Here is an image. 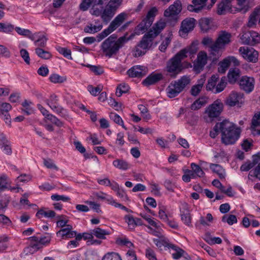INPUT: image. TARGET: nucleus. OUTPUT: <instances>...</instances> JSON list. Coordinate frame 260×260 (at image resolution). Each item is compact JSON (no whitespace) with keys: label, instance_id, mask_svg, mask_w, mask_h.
<instances>
[{"label":"nucleus","instance_id":"39","mask_svg":"<svg viewBox=\"0 0 260 260\" xmlns=\"http://www.w3.org/2000/svg\"><path fill=\"white\" fill-rule=\"evenodd\" d=\"M55 212L53 210H48L46 211L43 209H40L36 213V216L39 218H42V216H45L48 218H52L55 217Z\"/></svg>","mask_w":260,"mask_h":260},{"label":"nucleus","instance_id":"13","mask_svg":"<svg viewBox=\"0 0 260 260\" xmlns=\"http://www.w3.org/2000/svg\"><path fill=\"white\" fill-rule=\"evenodd\" d=\"M56 96L52 95L51 96V101H47V104L50 108L60 116L66 118L68 116L67 111L57 103Z\"/></svg>","mask_w":260,"mask_h":260},{"label":"nucleus","instance_id":"21","mask_svg":"<svg viewBox=\"0 0 260 260\" xmlns=\"http://www.w3.org/2000/svg\"><path fill=\"white\" fill-rule=\"evenodd\" d=\"M163 75L161 73H152L144 79L142 84L145 86L153 85L162 80Z\"/></svg>","mask_w":260,"mask_h":260},{"label":"nucleus","instance_id":"30","mask_svg":"<svg viewBox=\"0 0 260 260\" xmlns=\"http://www.w3.org/2000/svg\"><path fill=\"white\" fill-rule=\"evenodd\" d=\"M14 29L19 35L27 37L32 41L36 39V37L39 34V32H36L33 34L29 29L22 28L20 27H14Z\"/></svg>","mask_w":260,"mask_h":260},{"label":"nucleus","instance_id":"51","mask_svg":"<svg viewBox=\"0 0 260 260\" xmlns=\"http://www.w3.org/2000/svg\"><path fill=\"white\" fill-rule=\"evenodd\" d=\"M157 13V9L156 7L152 8L147 13L146 17L145 18L146 20L153 23L154 18Z\"/></svg>","mask_w":260,"mask_h":260},{"label":"nucleus","instance_id":"27","mask_svg":"<svg viewBox=\"0 0 260 260\" xmlns=\"http://www.w3.org/2000/svg\"><path fill=\"white\" fill-rule=\"evenodd\" d=\"M242 96L241 94L236 92H232L226 100V104L229 106L232 107L239 103Z\"/></svg>","mask_w":260,"mask_h":260},{"label":"nucleus","instance_id":"26","mask_svg":"<svg viewBox=\"0 0 260 260\" xmlns=\"http://www.w3.org/2000/svg\"><path fill=\"white\" fill-rule=\"evenodd\" d=\"M166 26V22L160 20L155 23L149 31H151L152 35L156 38L165 28Z\"/></svg>","mask_w":260,"mask_h":260},{"label":"nucleus","instance_id":"44","mask_svg":"<svg viewBox=\"0 0 260 260\" xmlns=\"http://www.w3.org/2000/svg\"><path fill=\"white\" fill-rule=\"evenodd\" d=\"M227 84L226 79L225 77H222L220 81L217 83L215 90L213 91L214 93H217L224 90Z\"/></svg>","mask_w":260,"mask_h":260},{"label":"nucleus","instance_id":"20","mask_svg":"<svg viewBox=\"0 0 260 260\" xmlns=\"http://www.w3.org/2000/svg\"><path fill=\"white\" fill-rule=\"evenodd\" d=\"M260 23V7L256 8L250 14L247 23V26L249 28L256 27L257 21Z\"/></svg>","mask_w":260,"mask_h":260},{"label":"nucleus","instance_id":"5","mask_svg":"<svg viewBox=\"0 0 260 260\" xmlns=\"http://www.w3.org/2000/svg\"><path fill=\"white\" fill-rule=\"evenodd\" d=\"M223 109V104L219 100L215 101L212 104L206 107L204 112L205 118L210 121L220 116Z\"/></svg>","mask_w":260,"mask_h":260},{"label":"nucleus","instance_id":"6","mask_svg":"<svg viewBox=\"0 0 260 260\" xmlns=\"http://www.w3.org/2000/svg\"><path fill=\"white\" fill-rule=\"evenodd\" d=\"M121 3V0H110L101 14L104 22L107 24L111 20Z\"/></svg>","mask_w":260,"mask_h":260},{"label":"nucleus","instance_id":"34","mask_svg":"<svg viewBox=\"0 0 260 260\" xmlns=\"http://www.w3.org/2000/svg\"><path fill=\"white\" fill-rule=\"evenodd\" d=\"M218 77L217 75H213L211 78L208 80V83L206 85V89L208 91H213L215 90Z\"/></svg>","mask_w":260,"mask_h":260},{"label":"nucleus","instance_id":"4","mask_svg":"<svg viewBox=\"0 0 260 260\" xmlns=\"http://www.w3.org/2000/svg\"><path fill=\"white\" fill-rule=\"evenodd\" d=\"M189 76H183L179 79L171 82L166 88L167 95L170 98L177 96L185 88L190 84Z\"/></svg>","mask_w":260,"mask_h":260},{"label":"nucleus","instance_id":"3","mask_svg":"<svg viewBox=\"0 0 260 260\" xmlns=\"http://www.w3.org/2000/svg\"><path fill=\"white\" fill-rule=\"evenodd\" d=\"M127 35L117 39V36L113 34L106 39L101 45V48L104 54L109 57L118 53L121 48L128 40H129L133 35L129 37H126Z\"/></svg>","mask_w":260,"mask_h":260},{"label":"nucleus","instance_id":"11","mask_svg":"<svg viewBox=\"0 0 260 260\" xmlns=\"http://www.w3.org/2000/svg\"><path fill=\"white\" fill-rule=\"evenodd\" d=\"M196 22V19L193 18H187L183 20L181 22L179 31L180 36L182 37H185L193 29Z\"/></svg>","mask_w":260,"mask_h":260},{"label":"nucleus","instance_id":"55","mask_svg":"<svg viewBox=\"0 0 260 260\" xmlns=\"http://www.w3.org/2000/svg\"><path fill=\"white\" fill-rule=\"evenodd\" d=\"M206 241L210 245L221 244L222 240L219 237H212L209 235L206 236Z\"/></svg>","mask_w":260,"mask_h":260},{"label":"nucleus","instance_id":"62","mask_svg":"<svg viewBox=\"0 0 260 260\" xmlns=\"http://www.w3.org/2000/svg\"><path fill=\"white\" fill-rule=\"evenodd\" d=\"M12 109L11 105L8 103H2L0 104V113L1 114L8 113V112Z\"/></svg>","mask_w":260,"mask_h":260},{"label":"nucleus","instance_id":"33","mask_svg":"<svg viewBox=\"0 0 260 260\" xmlns=\"http://www.w3.org/2000/svg\"><path fill=\"white\" fill-rule=\"evenodd\" d=\"M251 128L252 131L256 132L257 135H260V112L253 116Z\"/></svg>","mask_w":260,"mask_h":260},{"label":"nucleus","instance_id":"7","mask_svg":"<svg viewBox=\"0 0 260 260\" xmlns=\"http://www.w3.org/2000/svg\"><path fill=\"white\" fill-rule=\"evenodd\" d=\"M126 16V14L124 13L118 15L111 22L108 27L99 35V42L107 37L120 26L125 20Z\"/></svg>","mask_w":260,"mask_h":260},{"label":"nucleus","instance_id":"42","mask_svg":"<svg viewBox=\"0 0 260 260\" xmlns=\"http://www.w3.org/2000/svg\"><path fill=\"white\" fill-rule=\"evenodd\" d=\"M114 167L119 169L126 170L129 167V165L125 161L122 159H116L113 161Z\"/></svg>","mask_w":260,"mask_h":260},{"label":"nucleus","instance_id":"52","mask_svg":"<svg viewBox=\"0 0 260 260\" xmlns=\"http://www.w3.org/2000/svg\"><path fill=\"white\" fill-rule=\"evenodd\" d=\"M45 118L58 127H61L63 125V123L58 118L52 114H49Z\"/></svg>","mask_w":260,"mask_h":260},{"label":"nucleus","instance_id":"60","mask_svg":"<svg viewBox=\"0 0 260 260\" xmlns=\"http://www.w3.org/2000/svg\"><path fill=\"white\" fill-rule=\"evenodd\" d=\"M110 231L108 229H103L99 228V245L101 244L100 239H105L106 236L110 234Z\"/></svg>","mask_w":260,"mask_h":260},{"label":"nucleus","instance_id":"8","mask_svg":"<svg viewBox=\"0 0 260 260\" xmlns=\"http://www.w3.org/2000/svg\"><path fill=\"white\" fill-rule=\"evenodd\" d=\"M231 37V34L225 31H222L219 34L213 48L214 51L217 50L218 57L221 55L225 45L230 43Z\"/></svg>","mask_w":260,"mask_h":260},{"label":"nucleus","instance_id":"37","mask_svg":"<svg viewBox=\"0 0 260 260\" xmlns=\"http://www.w3.org/2000/svg\"><path fill=\"white\" fill-rule=\"evenodd\" d=\"M40 32L36 37V38H38L37 40L34 41V44L36 46L42 48L45 47L46 45V42L48 40L45 35H39Z\"/></svg>","mask_w":260,"mask_h":260},{"label":"nucleus","instance_id":"50","mask_svg":"<svg viewBox=\"0 0 260 260\" xmlns=\"http://www.w3.org/2000/svg\"><path fill=\"white\" fill-rule=\"evenodd\" d=\"M221 220L223 222H227L229 225H233L237 222V217L234 215H230L228 216L224 215L222 216Z\"/></svg>","mask_w":260,"mask_h":260},{"label":"nucleus","instance_id":"35","mask_svg":"<svg viewBox=\"0 0 260 260\" xmlns=\"http://www.w3.org/2000/svg\"><path fill=\"white\" fill-rule=\"evenodd\" d=\"M210 167L212 171L218 176L220 179L224 178L225 175L224 170L220 165L211 164Z\"/></svg>","mask_w":260,"mask_h":260},{"label":"nucleus","instance_id":"57","mask_svg":"<svg viewBox=\"0 0 260 260\" xmlns=\"http://www.w3.org/2000/svg\"><path fill=\"white\" fill-rule=\"evenodd\" d=\"M8 179L6 176L3 175L0 177V189L4 190L9 188Z\"/></svg>","mask_w":260,"mask_h":260},{"label":"nucleus","instance_id":"43","mask_svg":"<svg viewBox=\"0 0 260 260\" xmlns=\"http://www.w3.org/2000/svg\"><path fill=\"white\" fill-rule=\"evenodd\" d=\"M14 29V26L10 23L0 22V32L10 34Z\"/></svg>","mask_w":260,"mask_h":260},{"label":"nucleus","instance_id":"2","mask_svg":"<svg viewBox=\"0 0 260 260\" xmlns=\"http://www.w3.org/2000/svg\"><path fill=\"white\" fill-rule=\"evenodd\" d=\"M197 51L195 46L192 45L188 48L181 50L167 62L166 71L172 78H176L177 75L184 69L182 61L187 57V53L194 54Z\"/></svg>","mask_w":260,"mask_h":260},{"label":"nucleus","instance_id":"28","mask_svg":"<svg viewBox=\"0 0 260 260\" xmlns=\"http://www.w3.org/2000/svg\"><path fill=\"white\" fill-rule=\"evenodd\" d=\"M152 23L150 21H148L146 19H144L142 22L137 25L135 29V33L137 35H140L143 34L145 32L148 28H149L152 25Z\"/></svg>","mask_w":260,"mask_h":260},{"label":"nucleus","instance_id":"63","mask_svg":"<svg viewBox=\"0 0 260 260\" xmlns=\"http://www.w3.org/2000/svg\"><path fill=\"white\" fill-rule=\"evenodd\" d=\"M174 248H171L174 249L176 252L172 254L173 257L174 259H179L183 255V253L185 252L184 251L179 247H178L174 245Z\"/></svg>","mask_w":260,"mask_h":260},{"label":"nucleus","instance_id":"61","mask_svg":"<svg viewBox=\"0 0 260 260\" xmlns=\"http://www.w3.org/2000/svg\"><path fill=\"white\" fill-rule=\"evenodd\" d=\"M64 215H60L57 216L58 220L56 222L57 226L60 227L62 228H67V223L68 222L69 220L64 219Z\"/></svg>","mask_w":260,"mask_h":260},{"label":"nucleus","instance_id":"23","mask_svg":"<svg viewBox=\"0 0 260 260\" xmlns=\"http://www.w3.org/2000/svg\"><path fill=\"white\" fill-rule=\"evenodd\" d=\"M207 55L206 52L201 51L199 53L197 57V61L194 64V69L196 71L202 70L205 64L207 63Z\"/></svg>","mask_w":260,"mask_h":260},{"label":"nucleus","instance_id":"58","mask_svg":"<svg viewBox=\"0 0 260 260\" xmlns=\"http://www.w3.org/2000/svg\"><path fill=\"white\" fill-rule=\"evenodd\" d=\"M57 50L60 54H62L64 57L69 59H72V57L71 56V51L70 49L67 48L59 47Z\"/></svg>","mask_w":260,"mask_h":260},{"label":"nucleus","instance_id":"59","mask_svg":"<svg viewBox=\"0 0 260 260\" xmlns=\"http://www.w3.org/2000/svg\"><path fill=\"white\" fill-rule=\"evenodd\" d=\"M125 221L127 223L129 229L133 230L136 227V221L132 215H126L124 217Z\"/></svg>","mask_w":260,"mask_h":260},{"label":"nucleus","instance_id":"17","mask_svg":"<svg viewBox=\"0 0 260 260\" xmlns=\"http://www.w3.org/2000/svg\"><path fill=\"white\" fill-rule=\"evenodd\" d=\"M147 69L144 66H136L129 69L127 73L131 77H141L146 75Z\"/></svg>","mask_w":260,"mask_h":260},{"label":"nucleus","instance_id":"46","mask_svg":"<svg viewBox=\"0 0 260 260\" xmlns=\"http://www.w3.org/2000/svg\"><path fill=\"white\" fill-rule=\"evenodd\" d=\"M49 79L52 83H61L67 80V78L65 76H61L57 74H53L50 76Z\"/></svg>","mask_w":260,"mask_h":260},{"label":"nucleus","instance_id":"49","mask_svg":"<svg viewBox=\"0 0 260 260\" xmlns=\"http://www.w3.org/2000/svg\"><path fill=\"white\" fill-rule=\"evenodd\" d=\"M190 166H191V170L194 172V174L198 177H202L204 176L205 173L199 165H198L194 163H192L191 164Z\"/></svg>","mask_w":260,"mask_h":260},{"label":"nucleus","instance_id":"56","mask_svg":"<svg viewBox=\"0 0 260 260\" xmlns=\"http://www.w3.org/2000/svg\"><path fill=\"white\" fill-rule=\"evenodd\" d=\"M30 241V246L34 249L40 248L39 238L36 236L30 237L28 238Z\"/></svg>","mask_w":260,"mask_h":260},{"label":"nucleus","instance_id":"32","mask_svg":"<svg viewBox=\"0 0 260 260\" xmlns=\"http://www.w3.org/2000/svg\"><path fill=\"white\" fill-rule=\"evenodd\" d=\"M240 76V71L238 68L230 70L229 72L228 77L230 83H235Z\"/></svg>","mask_w":260,"mask_h":260},{"label":"nucleus","instance_id":"19","mask_svg":"<svg viewBox=\"0 0 260 260\" xmlns=\"http://www.w3.org/2000/svg\"><path fill=\"white\" fill-rule=\"evenodd\" d=\"M155 37L151 34V31H148L143 37L140 41L139 46L143 50H147L151 47L152 45L153 40Z\"/></svg>","mask_w":260,"mask_h":260},{"label":"nucleus","instance_id":"25","mask_svg":"<svg viewBox=\"0 0 260 260\" xmlns=\"http://www.w3.org/2000/svg\"><path fill=\"white\" fill-rule=\"evenodd\" d=\"M205 80V76H203L198 80L197 84L192 86L190 92L192 96H196L200 93L203 88Z\"/></svg>","mask_w":260,"mask_h":260},{"label":"nucleus","instance_id":"45","mask_svg":"<svg viewBox=\"0 0 260 260\" xmlns=\"http://www.w3.org/2000/svg\"><path fill=\"white\" fill-rule=\"evenodd\" d=\"M31 104L32 103L31 102H28L26 100L22 103V106L23 108H22L21 110L27 115H30L34 112L32 108L30 107Z\"/></svg>","mask_w":260,"mask_h":260},{"label":"nucleus","instance_id":"54","mask_svg":"<svg viewBox=\"0 0 260 260\" xmlns=\"http://www.w3.org/2000/svg\"><path fill=\"white\" fill-rule=\"evenodd\" d=\"M72 230H73L72 226L71 225H67V228H62L58 231L56 235L57 236L61 237L62 238H66L69 232Z\"/></svg>","mask_w":260,"mask_h":260},{"label":"nucleus","instance_id":"24","mask_svg":"<svg viewBox=\"0 0 260 260\" xmlns=\"http://www.w3.org/2000/svg\"><path fill=\"white\" fill-rule=\"evenodd\" d=\"M202 43L204 45L208 46L209 48V51L210 53V54L214 56V59L219 58L217 50H213V48L215 45V42L213 41L212 38L209 37L204 38L202 41Z\"/></svg>","mask_w":260,"mask_h":260},{"label":"nucleus","instance_id":"38","mask_svg":"<svg viewBox=\"0 0 260 260\" xmlns=\"http://www.w3.org/2000/svg\"><path fill=\"white\" fill-rule=\"evenodd\" d=\"M35 53L39 57L44 59H48L52 56L51 54L49 52L45 51L40 47H37L35 49Z\"/></svg>","mask_w":260,"mask_h":260},{"label":"nucleus","instance_id":"41","mask_svg":"<svg viewBox=\"0 0 260 260\" xmlns=\"http://www.w3.org/2000/svg\"><path fill=\"white\" fill-rule=\"evenodd\" d=\"M129 87L128 85L124 83L119 84L116 88V95L120 97L121 96L122 93H126L128 91Z\"/></svg>","mask_w":260,"mask_h":260},{"label":"nucleus","instance_id":"14","mask_svg":"<svg viewBox=\"0 0 260 260\" xmlns=\"http://www.w3.org/2000/svg\"><path fill=\"white\" fill-rule=\"evenodd\" d=\"M180 211L182 221L185 225L191 226V216L188 205L186 203H182Z\"/></svg>","mask_w":260,"mask_h":260},{"label":"nucleus","instance_id":"47","mask_svg":"<svg viewBox=\"0 0 260 260\" xmlns=\"http://www.w3.org/2000/svg\"><path fill=\"white\" fill-rule=\"evenodd\" d=\"M116 242L118 245L122 246H126L129 248V249L134 247L133 243L127 238H118L116 240Z\"/></svg>","mask_w":260,"mask_h":260},{"label":"nucleus","instance_id":"22","mask_svg":"<svg viewBox=\"0 0 260 260\" xmlns=\"http://www.w3.org/2000/svg\"><path fill=\"white\" fill-rule=\"evenodd\" d=\"M208 0H192L191 5L187 6V10L190 12L199 13L206 6Z\"/></svg>","mask_w":260,"mask_h":260},{"label":"nucleus","instance_id":"15","mask_svg":"<svg viewBox=\"0 0 260 260\" xmlns=\"http://www.w3.org/2000/svg\"><path fill=\"white\" fill-rule=\"evenodd\" d=\"M98 0H82V2L80 5V9L84 11H86L89 7L92 8L90 10V12L92 15H98Z\"/></svg>","mask_w":260,"mask_h":260},{"label":"nucleus","instance_id":"36","mask_svg":"<svg viewBox=\"0 0 260 260\" xmlns=\"http://www.w3.org/2000/svg\"><path fill=\"white\" fill-rule=\"evenodd\" d=\"M232 7L223 0L218 4L217 12L219 15H222L225 14L226 11H230Z\"/></svg>","mask_w":260,"mask_h":260},{"label":"nucleus","instance_id":"12","mask_svg":"<svg viewBox=\"0 0 260 260\" xmlns=\"http://www.w3.org/2000/svg\"><path fill=\"white\" fill-rule=\"evenodd\" d=\"M254 84V79L247 76H242L239 81L240 89L247 93L251 92L253 90Z\"/></svg>","mask_w":260,"mask_h":260},{"label":"nucleus","instance_id":"1","mask_svg":"<svg viewBox=\"0 0 260 260\" xmlns=\"http://www.w3.org/2000/svg\"><path fill=\"white\" fill-rule=\"evenodd\" d=\"M219 133L221 134V142L226 145L234 144L238 139L240 135V129L229 120H224L217 123L212 131L210 132V136L215 138Z\"/></svg>","mask_w":260,"mask_h":260},{"label":"nucleus","instance_id":"9","mask_svg":"<svg viewBox=\"0 0 260 260\" xmlns=\"http://www.w3.org/2000/svg\"><path fill=\"white\" fill-rule=\"evenodd\" d=\"M240 40L243 44L253 46L260 43V35L254 31L243 32Z\"/></svg>","mask_w":260,"mask_h":260},{"label":"nucleus","instance_id":"53","mask_svg":"<svg viewBox=\"0 0 260 260\" xmlns=\"http://www.w3.org/2000/svg\"><path fill=\"white\" fill-rule=\"evenodd\" d=\"M110 117V118L114 121V122L121 125L125 130L127 129V128L124 125L122 118L118 115L115 113H111Z\"/></svg>","mask_w":260,"mask_h":260},{"label":"nucleus","instance_id":"48","mask_svg":"<svg viewBox=\"0 0 260 260\" xmlns=\"http://www.w3.org/2000/svg\"><path fill=\"white\" fill-rule=\"evenodd\" d=\"M102 260H122V258L118 253L112 252L106 253Z\"/></svg>","mask_w":260,"mask_h":260},{"label":"nucleus","instance_id":"10","mask_svg":"<svg viewBox=\"0 0 260 260\" xmlns=\"http://www.w3.org/2000/svg\"><path fill=\"white\" fill-rule=\"evenodd\" d=\"M239 50L240 54L247 61L252 62H256L257 61L258 52L253 48L241 47Z\"/></svg>","mask_w":260,"mask_h":260},{"label":"nucleus","instance_id":"31","mask_svg":"<svg viewBox=\"0 0 260 260\" xmlns=\"http://www.w3.org/2000/svg\"><path fill=\"white\" fill-rule=\"evenodd\" d=\"M212 20L209 18H202L199 20V23L201 29L204 32H207L211 28Z\"/></svg>","mask_w":260,"mask_h":260},{"label":"nucleus","instance_id":"16","mask_svg":"<svg viewBox=\"0 0 260 260\" xmlns=\"http://www.w3.org/2000/svg\"><path fill=\"white\" fill-rule=\"evenodd\" d=\"M181 3L180 1L177 0L165 11L164 16L167 17H169L177 15L181 12Z\"/></svg>","mask_w":260,"mask_h":260},{"label":"nucleus","instance_id":"40","mask_svg":"<svg viewBox=\"0 0 260 260\" xmlns=\"http://www.w3.org/2000/svg\"><path fill=\"white\" fill-rule=\"evenodd\" d=\"M231 64V60L229 58H225L219 63L218 71L219 73L223 74L229 68Z\"/></svg>","mask_w":260,"mask_h":260},{"label":"nucleus","instance_id":"18","mask_svg":"<svg viewBox=\"0 0 260 260\" xmlns=\"http://www.w3.org/2000/svg\"><path fill=\"white\" fill-rule=\"evenodd\" d=\"M94 236L98 238V228L87 232L84 233L82 235L81 234H76L75 239L78 241L81 240L82 238H83L84 240H90L91 244H93L97 242V240H93Z\"/></svg>","mask_w":260,"mask_h":260},{"label":"nucleus","instance_id":"29","mask_svg":"<svg viewBox=\"0 0 260 260\" xmlns=\"http://www.w3.org/2000/svg\"><path fill=\"white\" fill-rule=\"evenodd\" d=\"M208 98L202 96L196 100L190 106L192 110H198L208 103Z\"/></svg>","mask_w":260,"mask_h":260},{"label":"nucleus","instance_id":"64","mask_svg":"<svg viewBox=\"0 0 260 260\" xmlns=\"http://www.w3.org/2000/svg\"><path fill=\"white\" fill-rule=\"evenodd\" d=\"M146 257L149 260H157L156 254L153 249L147 248L145 251Z\"/></svg>","mask_w":260,"mask_h":260}]
</instances>
